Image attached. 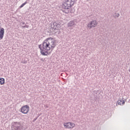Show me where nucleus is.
Instances as JSON below:
<instances>
[{
  "label": "nucleus",
  "instance_id": "1",
  "mask_svg": "<svg viewBox=\"0 0 130 130\" xmlns=\"http://www.w3.org/2000/svg\"><path fill=\"white\" fill-rule=\"evenodd\" d=\"M56 46V41L52 38H48L44 41L42 45H39L40 50V53L42 55L47 56L51 53Z\"/></svg>",
  "mask_w": 130,
  "mask_h": 130
},
{
  "label": "nucleus",
  "instance_id": "2",
  "mask_svg": "<svg viewBox=\"0 0 130 130\" xmlns=\"http://www.w3.org/2000/svg\"><path fill=\"white\" fill-rule=\"evenodd\" d=\"M74 5H75V0H64L61 5L63 12L66 13V14H69L70 13L69 10H70Z\"/></svg>",
  "mask_w": 130,
  "mask_h": 130
},
{
  "label": "nucleus",
  "instance_id": "3",
  "mask_svg": "<svg viewBox=\"0 0 130 130\" xmlns=\"http://www.w3.org/2000/svg\"><path fill=\"white\" fill-rule=\"evenodd\" d=\"M12 130H23V126H21V123L19 122H13L12 126Z\"/></svg>",
  "mask_w": 130,
  "mask_h": 130
},
{
  "label": "nucleus",
  "instance_id": "4",
  "mask_svg": "<svg viewBox=\"0 0 130 130\" xmlns=\"http://www.w3.org/2000/svg\"><path fill=\"white\" fill-rule=\"evenodd\" d=\"M63 125L64 128H68V129H71L72 128H74L75 126V123L71 122H64L63 124Z\"/></svg>",
  "mask_w": 130,
  "mask_h": 130
},
{
  "label": "nucleus",
  "instance_id": "5",
  "mask_svg": "<svg viewBox=\"0 0 130 130\" xmlns=\"http://www.w3.org/2000/svg\"><path fill=\"white\" fill-rule=\"evenodd\" d=\"M30 107L28 105L23 106L20 109V112L23 114H27L29 113Z\"/></svg>",
  "mask_w": 130,
  "mask_h": 130
},
{
  "label": "nucleus",
  "instance_id": "6",
  "mask_svg": "<svg viewBox=\"0 0 130 130\" xmlns=\"http://www.w3.org/2000/svg\"><path fill=\"white\" fill-rule=\"evenodd\" d=\"M97 25H98V22L96 20H92L87 24V28L91 29L93 27H96Z\"/></svg>",
  "mask_w": 130,
  "mask_h": 130
},
{
  "label": "nucleus",
  "instance_id": "7",
  "mask_svg": "<svg viewBox=\"0 0 130 130\" xmlns=\"http://www.w3.org/2000/svg\"><path fill=\"white\" fill-rule=\"evenodd\" d=\"M4 35H5V28H1L0 29V39H3V38H4Z\"/></svg>",
  "mask_w": 130,
  "mask_h": 130
},
{
  "label": "nucleus",
  "instance_id": "8",
  "mask_svg": "<svg viewBox=\"0 0 130 130\" xmlns=\"http://www.w3.org/2000/svg\"><path fill=\"white\" fill-rule=\"evenodd\" d=\"M53 29H55V30H58L59 28H60V24H57L56 22H54L53 24Z\"/></svg>",
  "mask_w": 130,
  "mask_h": 130
},
{
  "label": "nucleus",
  "instance_id": "9",
  "mask_svg": "<svg viewBox=\"0 0 130 130\" xmlns=\"http://www.w3.org/2000/svg\"><path fill=\"white\" fill-rule=\"evenodd\" d=\"M124 103H125V102L124 100H120L117 102V105H124Z\"/></svg>",
  "mask_w": 130,
  "mask_h": 130
},
{
  "label": "nucleus",
  "instance_id": "10",
  "mask_svg": "<svg viewBox=\"0 0 130 130\" xmlns=\"http://www.w3.org/2000/svg\"><path fill=\"white\" fill-rule=\"evenodd\" d=\"M74 25L75 24L74 21H70L68 24V27H73V26H74Z\"/></svg>",
  "mask_w": 130,
  "mask_h": 130
},
{
  "label": "nucleus",
  "instance_id": "11",
  "mask_svg": "<svg viewBox=\"0 0 130 130\" xmlns=\"http://www.w3.org/2000/svg\"><path fill=\"white\" fill-rule=\"evenodd\" d=\"M5 78H0V85H5Z\"/></svg>",
  "mask_w": 130,
  "mask_h": 130
},
{
  "label": "nucleus",
  "instance_id": "12",
  "mask_svg": "<svg viewBox=\"0 0 130 130\" xmlns=\"http://www.w3.org/2000/svg\"><path fill=\"white\" fill-rule=\"evenodd\" d=\"M27 4V2H25L24 3L22 4L20 7V9L23 8V7H24V6H25V5H26Z\"/></svg>",
  "mask_w": 130,
  "mask_h": 130
},
{
  "label": "nucleus",
  "instance_id": "13",
  "mask_svg": "<svg viewBox=\"0 0 130 130\" xmlns=\"http://www.w3.org/2000/svg\"><path fill=\"white\" fill-rule=\"evenodd\" d=\"M86 1H87L88 2V1H91V0H86Z\"/></svg>",
  "mask_w": 130,
  "mask_h": 130
},
{
  "label": "nucleus",
  "instance_id": "14",
  "mask_svg": "<svg viewBox=\"0 0 130 130\" xmlns=\"http://www.w3.org/2000/svg\"><path fill=\"white\" fill-rule=\"evenodd\" d=\"M26 26H23V28H25Z\"/></svg>",
  "mask_w": 130,
  "mask_h": 130
},
{
  "label": "nucleus",
  "instance_id": "15",
  "mask_svg": "<svg viewBox=\"0 0 130 130\" xmlns=\"http://www.w3.org/2000/svg\"><path fill=\"white\" fill-rule=\"evenodd\" d=\"M26 27L28 28V26L26 25Z\"/></svg>",
  "mask_w": 130,
  "mask_h": 130
}]
</instances>
